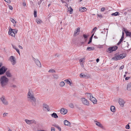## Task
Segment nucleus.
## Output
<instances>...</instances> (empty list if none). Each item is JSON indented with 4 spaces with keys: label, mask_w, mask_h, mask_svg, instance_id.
Returning <instances> with one entry per match:
<instances>
[{
    "label": "nucleus",
    "mask_w": 131,
    "mask_h": 131,
    "mask_svg": "<svg viewBox=\"0 0 131 131\" xmlns=\"http://www.w3.org/2000/svg\"><path fill=\"white\" fill-rule=\"evenodd\" d=\"M110 110L112 112H115V107L114 106H111L110 107Z\"/></svg>",
    "instance_id": "26"
},
{
    "label": "nucleus",
    "mask_w": 131,
    "mask_h": 131,
    "mask_svg": "<svg viewBox=\"0 0 131 131\" xmlns=\"http://www.w3.org/2000/svg\"><path fill=\"white\" fill-rule=\"evenodd\" d=\"M97 29V28H96V27H95L94 28L92 29V30L91 32V33H92L94 32V31H96V30Z\"/></svg>",
    "instance_id": "42"
},
{
    "label": "nucleus",
    "mask_w": 131,
    "mask_h": 131,
    "mask_svg": "<svg viewBox=\"0 0 131 131\" xmlns=\"http://www.w3.org/2000/svg\"><path fill=\"white\" fill-rule=\"evenodd\" d=\"M5 74L7 77H10L12 76L11 74L9 71H7L6 72Z\"/></svg>",
    "instance_id": "21"
},
{
    "label": "nucleus",
    "mask_w": 131,
    "mask_h": 131,
    "mask_svg": "<svg viewBox=\"0 0 131 131\" xmlns=\"http://www.w3.org/2000/svg\"><path fill=\"white\" fill-rule=\"evenodd\" d=\"M86 94L88 97L89 98V99L91 97V96H93L91 93H86Z\"/></svg>",
    "instance_id": "29"
},
{
    "label": "nucleus",
    "mask_w": 131,
    "mask_h": 131,
    "mask_svg": "<svg viewBox=\"0 0 131 131\" xmlns=\"http://www.w3.org/2000/svg\"><path fill=\"white\" fill-rule=\"evenodd\" d=\"M83 36L84 37V38L85 39H86L87 38L88 36L85 34H84L83 35Z\"/></svg>",
    "instance_id": "43"
},
{
    "label": "nucleus",
    "mask_w": 131,
    "mask_h": 131,
    "mask_svg": "<svg viewBox=\"0 0 131 131\" xmlns=\"http://www.w3.org/2000/svg\"><path fill=\"white\" fill-rule=\"evenodd\" d=\"M68 10L70 12H72L73 11V9L71 7H70L68 8Z\"/></svg>",
    "instance_id": "37"
},
{
    "label": "nucleus",
    "mask_w": 131,
    "mask_h": 131,
    "mask_svg": "<svg viewBox=\"0 0 131 131\" xmlns=\"http://www.w3.org/2000/svg\"><path fill=\"white\" fill-rule=\"evenodd\" d=\"M80 28L78 27L77 29L74 31L73 36L75 37L79 34L80 32Z\"/></svg>",
    "instance_id": "16"
},
{
    "label": "nucleus",
    "mask_w": 131,
    "mask_h": 131,
    "mask_svg": "<svg viewBox=\"0 0 131 131\" xmlns=\"http://www.w3.org/2000/svg\"><path fill=\"white\" fill-rule=\"evenodd\" d=\"M37 23L38 24H40L42 23V21L40 19H38L36 20Z\"/></svg>",
    "instance_id": "33"
},
{
    "label": "nucleus",
    "mask_w": 131,
    "mask_h": 131,
    "mask_svg": "<svg viewBox=\"0 0 131 131\" xmlns=\"http://www.w3.org/2000/svg\"><path fill=\"white\" fill-rule=\"evenodd\" d=\"M53 126L57 128L60 131L61 130V128L59 127V126L56 124H54L53 125Z\"/></svg>",
    "instance_id": "31"
},
{
    "label": "nucleus",
    "mask_w": 131,
    "mask_h": 131,
    "mask_svg": "<svg viewBox=\"0 0 131 131\" xmlns=\"http://www.w3.org/2000/svg\"><path fill=\"white\" fill-rule=\"evenodd\" d=\"M126 56V54L124 53H123L120 54L119 55L117 56H116L113 57L112 58V59L117 61L123 59Z\"/></svg>",
    "instance_id": "3"
},
{
    "label": "nucleus",
    "mask_w": 131,
    "mask_h": 131,
    "mask_svg": "<svg viewBox=\"0 0 131 131\" xmlns=\"http://www.w3.org/2000/svg\"><path fill=\"white\" fill-rule=\"evenodd\" d=\"M27 97L28 100L31 102L32 105L35 106L36 105V99L34 96V94L31 90H29L27 93Z\"/></svg>",
    "instance_id": "1"
},
{
    "label": "nucleus",
    "mask_w": 131,
    "mask_h": 131,
    "mask_svg": "<svg viewBox=\"0 0 131 131\" xmlns=\"http://www.w3.org/2000/svg\"><path fill=\"white\" fill-rule=\"evenodd\" d=\"M124 66H121L120 68H119V69L120 70H122L124 68Z\"/></svg>",
    "instance_id": "50"
},
{
    "label": "nucleus",
    "mask_w": 131,
    "mask_h": 131,
    "mask_svg": "<svg viewBox=\"0 0 131 131\" xmlns=\"http://www.w3.org/2000/svg\"><path fill=\"white\" fill-rule=\"evenodd\" d=\"M125 128L127 129H129L130 128V126L129 124L126 125L125 127Z\"/></svg>",
    "instance_id": "40"
},
{
    "label": "nucleus",
    "mask_w": 131,
    "mask_h": 131,
    "mask_svg": "<svg viewBox=\"0 0 131 131\" xmlns=\"http://www.w3.org/2000/svg\"><path fill=\"white\" fill-rule=\"evenodd\" d=\"M105 10V8L104 7H102L101 8V11L103 12Z\"/></svg>",
    "instance_id": "48"
},
{
    "label": "nucleus",
    "mask_w": 131,
    "mask_h": 131,
    "mask_svg": "<svg viewBox=\"0 0 131 131\" xmlns=\"http://www.w3.org/2000/svg\"><path fill=\"white\" fill-rule=\"evenodd\" d=\"M2 65L3 64L2 63H0V67L2 66Z\"/></svg>",
    "instance_id": "64"
},
{
    "label": "nucleus",
    "mask_w": 131,
    "mask_h": 131,
    "mask_svg": "<svg viewBox=\"0 0 131 131\" xmlns=\"http://www.w3.org/2000/svg\"><path fill=\"white\" fill-rule=\"evenodd\" d=\"M52 117L55 118H58V116L57 115L56 113H53L51 114Z\"/></svg>",
    "instance_id": "23"
},
{
    "label": "nucleus",
    "mask_w": 131,
    "mask_h": 131,
    "mask_svg": "<svg viewBox=\"0 0 131 131\" xmlns=\"http://www.w3.org/2000/svg\"><path fill=\"white\" fill-rule=\"evenodd\" d=\"M6 2L8 3H10V0H4Z\"/></svg>",
    "instance_id": "51"
},
{
    "label": "nucleus",
    "mask_w": 131,
    "mask_h": 131,
    "mask_svg": "<svg viewBox=\"0 0 131 131\" xmlns=\"http://www.w3.org/2000/svg\"><path fill=\"white\" fill-rule=\"evenodd\" d=\"M84 59H80V63H84L85 61H84Z\"/></svg>",
    "instance_id": "35"
},
{
    "label": "nucleus",
    "mask_w": 131,
    "mask_h": 131,
    "mask_svg": "<svg viewBox=\"0 0 131 131\" xmlns=\"http://www.w3.org/2000/svg\"><path fill=\"white\" fill-rule=\"evenodd\" d=\"M95 124L98 126L100 127V128L102 129H103L104 128V127H103L102 125L101 124V123H100V122H97L96 121H95Z\"/></svg>",
    "instance_id": "19"
},
{
    "label": "nucleus",
    "mask_w": 131,
    "mask_h": 131,
    "mask_svg": "<svg viewBox=\"0 0 131 131\" xmlns=\"http://www.w3.org/2000/svg\"><path fill=\"white\" fill-rule=\"evenodd\" d=\"M37 12L35 11H34V16L36 17H37Z\"/></svg>",
    "instance_id": "44"
},
{
    "label": "nucleus",
    "mask_w": 131,
    "mask_h": 131,
    "mask_svg": "<svg viewBox=\"0 0 131 131\" xmlns=\"http://www.w3.org/2000/svg\"><path fill=\"white\" fill-rule=\"evenodd\" d=\"M124 33L123 32H122V35L121 37V38L123 39L124 38Z\"/></svg>",
    "instance_id": "49"
},
{
    "label": "nucleus",
    "mask_w": 131,
    "mask_h": 131,
    "mask_svg": "<svg viewBox=\"0 0 131 131\" xmlns=\"http://www.w3.org/2000/svg\"><path fill=\"white\" fill-rule=\"evenodd\" d=\"M64 81L69 84L70 85V86L71 85V83L68 79H66L64 80Z\"/></svg>",
    "instance_id": "30"
},
{
    "label": "nucleus",
    "mask_w": 131,
    "mask_h": 131,
    "mask_svg": "<svg viewBox=\"0 0 131 131\" xmlns=\"http://www.w3.org/2000/svg\"><path fill=\"white\" fill-rule=\"evenodd\" d=\"M53 77L54 78L56 79H58L59 78V76L57 74H55L53 75Z\"/></svg>",
    "instance_id": "38"
},
{
    "label": "nucleus",
    "mask_w": 131,
    "mask_h": 131,
    "mask_svg": "<svg viewBox=\"0 0 131 131\" xmlns=\"http://www.w3.org/2000/svg\"><path fill=\"white\" fill-rule=\"evenodd\" d=\"M123 39L121 38V39H120V40H119V41H120L121 42H122V41H123Z\"/></svg>",
    "instance_id": "58"
},
{
    "label": "nucleus",
    "mask_w": 131,
    "mask_h": 131,
    "mask_svg": "<svg viewBox=\"0 0 131 131\" xmlns=\"http://www.w3.org/2000/svg\"><path fill=\"white\" fill-rule=\"evenodd\" d=\"M8 114V113H4L3 114V117H4L6 116H7V115Z\"/></svg>",
    "instance_id": "41"
},
{
    "label": "nucleus",
    "mask_w": 131,
    "mask_h": 131,
    "mask_svg": "<svg viewBox=\"0 0 131 131\" xmlns=\"http://www.w3.org/2000/svg\"><path fill=\"white\" fill-rule=\"evenodd\" d=\"M99 61V59L97 58L96 59V61L97 63Z\"/></svg>",
    "instance_id": "60"
},
{
    "label": "nucleus",
    "mask_w": 131,
    "mask_h": 131,
    "mask_svg": "<svg viewBox=\"0 0 131 131\" xmlns=\"http://www.w3.org/2000/svg\"><path fill=\"white\" fill-rule=\"evenodd\" d=\"M94 49V48L93 47H89L87 48L86 50L89 51L93 50Z\"/></svg>",
    "instance_id": "24"
},
{
    "label": "nucleus",
    "mask_w": 131,
    "mask_h": 131,
    "mask_svg": "<svg viewBox=\"0 0 131 131\" xmlns=\"http://www.w3.org/2000/svg\"><path fill=\"white\" fill-rule=\"evenodd\" d=\"M18 47H19V48H20L21 49H23V47L20 46V45Z\"/></svg>",
    "instance_id": "61"
},
{
    "label": "nucleus",
    "mask_w": 131,
    "mask_h": 131,
    "mask_svg": "<svg viewBox=\"0 0 131 131\" xmlns=\"http://www.w3.org/2000/svg\"><path fill=\"white\" fill-rule=\"evenodd\" d=\"M119 13L118 12H116L115 13H112V16H116L118 15H119Z\"/></svg>",
    "instance_id": "34"
},
{
    "label": "nucleus",
    "mask_w": 131,
    "mask_h": 131,
    "mask_svg": "<svg viewBox=\"0 0 131 131\" xmlns=\"http://www.w3.org/2000/svg\"><path fill=\"white\" fill-rule=\"evenodd\" d=\"M0 81L1 86L4 88L5 86L7 85L9 79L5 76H3L1 77Z\"/></svg>",
    "instance_id": "2"
},
{
    "label": "nucleus",
    "mask_w": 131,
    "mask_h": 131,
    "mask_svg": "<svg viewBox=\"0 0 131 131\" xmlns=\"http://www.w3.org/2000/svg\"><path fill=\"white\" fill-rule=\"evenodd\" d=\"M69 106L71 108H73L74 106V104L72 103H70L69 104Z\"/></svg>",
    "instance_id": "32"
},
{
    "label": "nucleus",
    "mask_w": 131,
    "mask_h": 131,
    "mask_svg": "<svg viewBox=\"0 0 131 131\" xmlns=\"http://www.w3.org/2000/svg\"><path fill=\"white\" fill-rule=\"evenodd\" d=\"M97 16L98 17H100V18H101L102 17V15H100L99 14H97Z\"/></svg>",
    "instance_id": "53"
},
{
    "label": "nucleus",
    "mask_w": 131,
    "mask_h": 131,
    "mask_svg": "<svg viewBox=\"0 0 131 131\" xmlns=\"http://www.w3.org/2000/svg\"><path fill=\"white\" fill-rule=\"evenodd\" d=\"M0 99L2 103L4 105H8V102L4 96L2 95Z\"/></svg>",
    "instance_id": "5"
},
{
    "label": "nucleus",
    "mask_w": 131,
    "mask_h": 131,
    "mask_svg": "<svg viewBox=\"0 0 131 131\" xmlns=\"http://www.w3.org/2000/svg\"><path fill=\"white\" fill-rule=\"evenodd\" d=\"M25 121L26 123L28 124H36V122L34 120H29L28 119H25Z\"/></svg>",
    "instance_id": "10"
},
{
    "label": "nucleus",
    "mask_w": 131,
    "mask_h": 131,
    "mask_svg": "<svg viewBox=\"0 0 131 131\" xmlns=\"http://www.w3.org/2000/svg\"><path fill=\"white\" fill-rule=\"evenodd\" d=\"M129 46V45L128 44V42L125 41H124L122 44V47L126 49H127L128 48Z\"/></svg>",
    "instance_id": "13"
},
{
    "label": "nucleus",
    "mask_w": 131,
    "mask_h": 131,
    "mask_svg": "<svg viewBox=\"0 0 131 131\" xmlns=\"http://www.w3.org/2000/svg\"><path fill=\"white\" fill-rule=\"evenodd\" d=\"M118 47L117 46H114L110 47L108 48L107 52L109 53L112 52L113 51H115L117 49Z\"/></svg>",
    "instance_id": "6"
},
{
    "label": "nucleus",
    "mask_w": 131,
    "mask_h": 131,
    "mask_svg": "<svg viewBox=\"0 0 131 131\" xmlns=\"http://www.w3.org/2000/svg\"><path fill=\"white\" fill-rule=\"evenodd\" d=\"M59 56V54H57L56 55V56L57 57H58Z\"/></svg>",
    "instance_id": "62"
},
{
    "label": "nucleus",
    "mask_w": 131,
    "mask_h": 131,
    "mask_svg": "<svg viewBox=\"0 0 131 131\" xmlns=\"http://www.w3.org/2000/svg\"><path fill=\"white\" fill-rule=\"evenodd\" d=\"M61 113L62 114H65L67 112V110L64 108H61L60 111Z\"/></svg>",
    "instance_id": "18"
},
{
    "label": "nucleus",
    "mask_w": 131,
    "mask_h": 131,
    "mask_svg": "<svg viewBox=\"0 0 131 131\" xmlns=\"http://www.w3.org/2000/svg\"><path fill=\"white\" fill-rule=\"evenodd\" d=\"M123 31H125V32L126 33V32H128V31L127 30H126V29L124 28H123Z\"/></svg>",
    "instance_id": "45"
},
{
    "label": "nucleus",
    "mask_w": 131,
    "mask_h": 131,
    "mask_svg": "<svg viewBox=\"0 0 131 131\" xmlns=\"http://www.w3.org/2000/svg\"><path fill=\"white\" fill-rule=\"evenodd\" d=\"M7 70V68L4 66H3L0 69V75L4 74Z\"/></svg>",
    "instance_id": "11"
},
{
    "label": "nucleus",
    "mask_w": 131,
    "mask_h": 131,
    "mask_svg": "<svg viewBox=\"0 0 131 131\" xmlns=\"http://www.w3.org/2000/svg\"><path fill=\"white\" fill-rule=\"evenodd\" d=\"M43 110L46 111H49L50 109L49 106L46 104H44L43 106Z\"/></svg>",
    "instance_id": "14"
},
{
    "label": "nucleus",
    "mask_w": 131,
    "mask_h": 131,
    "mask_svg": "<svg viewBox=\"0 0 131 131\" xmlns=\"http://www.w3.org/2000/svg\"><path fill=\"white\" fill-rule=\"evenodd\" d=\"M12 87H13L14 88H16V85H13L12 86Z\"/></svg>",
    "instance_id": "63"
},
{
    "label": "nucleus",
    "mask_w": 131,
    "mask_h": 131,
    "mask_svg": "<svg viewBox=\"0 0 131 131\" xmlns=\"http://www.w3.org/2000/svg\"><path fill=\"white\" fill-rule=\"evenodd\" d=\"M127 89L128 90H131V83H129L127 85Z\"/></svg>",
    "instance_id": "25"
},
{
    "label": "nucleus",
    "mask_w": 131,
    "mask_h": 131,
    "mask_svg": "<svg viewBox=\"0 0 131 131\" xmlns=\"http://www.w3.org/2000/svg\"><path fill=\"white\" fill-rule=\"evenodd\" d=\"M79 10L80 12H82L86 11L87 10V9L85 7H82L80 8Z\"/></svg>",
    "instance_id": "22"
},
{
    "label": "nucleus",
    "mask_w": 131,
    "mask_h": 131,
    "mask_svg": "<svg viewBox=\"0 0 131 131\" xmlns=\"http://www.w3.org/2000/svg\"><path fill=\"white\" fill-rule=\"evenodd\" d=\"M94 35V34L93 33L92 34L91 36L90 37L88 43V44H89L92 42V38H93V36Z\"/></svg>",
    "instance_id": "28"
},
{
    "label": "nucleus",
    "mask_w": 131,
    "mask_h": 131,
    "mask_svg": "<svg viewBox=\"0 0 131 131\" xmlns=\"http://www.w3.org/2000/svg\"><path fill=\"white\" fill-rule=\"evenodd\" d=\"M9 60L10 61L12 65H14L16 63V61L14 57L12 56L10 57Z\"/></svg>",
    "instance_id": "7"
},
{
    "label": "nucleus",
    "mask_w": 131,
    "mask_h": 131,
    "mask_svg": "<svg viewBox=\"0 0 131 131\" xmlns=\"http://www.w3.org/2000/svg\"><path fill=\"white\" fill-rule=\"evenodd\" d=\"M80 77L81 78H84L88 79L90 77V76L87 74L81 73L80 75Z\"/></svg>",
    "instance_id": "12"
},
{
    "label": "nucleus",
    "mask_w": 131,
    "mask_h": 131,
    "mask_svg": "<svg viewBox=\"0 0 131 131\" xmlns=\"http://www.w3.org/2000/svg\"><path fill=\"white\" fill-rule=\"evenodd\" d=\"M18 31V30L13 29L11 28L9 29L8 34L9 35L15 37V34H16Z\"/></svg>",
    "instance_id": "4"
},
{
    "label": "nucleus",
    "mask_w": 131,
    "mask_h": 131,
    "mask_svg": "<svg viewBox=\"0 0 131 131\" xmlns=\"http://www.w3.org/2000/svg\"><path fill=\"white\" fill-rule=\"evenodd\" d=\"M118 103L121 106L123 107L124 106L125 102L123 99H119Z\"/></svg>",
    "instance_id": "15"
},
{
    "label": "nucleus",
    "mask_w": 131,
    "mask_h": 131,
    "mask_svg": "<svg viewBox=\"0 0 131 131\" xmlns=\"http://www.w3.org/2000/svg\"><path fill=\"white\" fill-rule=\"evenodd\" d=\"M9 8V9L11 10H12L13 9V7L11 5H9L8 6Z\"/></svg>",
    "instance_id": "46"
},
{
    "label": "nucleus",
    "mask_w": 131,
    "mask_h": 131,
    "mask_svg": "<svg viewBox=\"0 0 131 131\" xmlns=\"http://www.w3.org/2000/svg\"><path fill=\"white\" fill-rule=\"evenodd\" d=\"M51 131H55V128L54 127H51Z\"/></svg>",
    "instance_id": "52"
},
{
    "label": "nucleus",
    "mask_w": 131,
    "mask_h": 131,
    "mask_svg": "<svg viewBox=\"0 0 131 131\" xmlns=\"http://www.w3.org/2000/svg\"><path fill=\"white\" fill-rule=\"evenodd\" d=\"M48 72H50V73H53V72H55V71L53 69H50L49 71H48Z\"/></svg>",
    "instance_id": "36"
},
{
    "label": "nucleus",
    "mask_w": 131,
    "mask_h": 131,
    "mask_svg": "<svg viewBox=\"0 0 131 131\" xmlns=\"http://www.w3.org/2000/svg\"><path fill=\"white\" fill-rule=\"evenodd\" d=\"M80 64L81 66L82 67H84V66L83 63H80Z\"/></svg>",
    "instance_id": "56"
},
{
    "label": "nucleus",
    "mask_w": 131,
    "mask_h": 131,
    "mask_svg": "<svg viewBox=\"0 0 131 131\" xmlns=\"http://www.w3.org/2000/svg\"><path fill=\"white\" fill-rule=\"evenodd\" d=\"M63 123L66 126H70L71 125V123L67 120H65L64 121Z\"/></svg>",
    "instance_id": "20"
},
{
    "label": "nucleus",
    "mask_w": 131,
    "mask_h": 131,
    "mask_svg": "<svg viewBox=\"0 0 131 131\" xmlns=\"http://www.w3.org/2000/svg\"><path fill=\"white\" fill-rule=\"evenodd\" d=\"M90 100L94 104H95L97 103V101L93 97V96H91V97L90 98Z\"/></svg>",
    "instance_id": "17"
},
{
    "label": "nucleus",
    "mask_w": 131,
    "mask_h": 131,
    "mask_svg": "<svg viewBox=\"0 0 131 131\" xmlns=\"http://www.w3.org/2000/svg\"><path fill=\"white\" fill-rule=\"evenodd\" d=\"M33 60L34 61L36 65L39 68H41V66L39 61L37 58H33Z\"/></svg>",
    "instance_id": "8"
},
{
    "label": "nucleus",
    "mask_w": 131,
    "mask_h": 131,
    "mask_svg": "<svg viewBox=\"0 0 131 131\" xmlns=\"http://www.w3.org/2000/svg\"><path fill=\"white\" fill-rule=\"evenodd\" d=\"M81 100L82 103L84 105L86 106H89V103L88 100L85 98H82L81 99Z\"/></svg>",
    "instance_id": "9"
},
{
    "label": "nucleus",
    "mask_w": 131,
    "mask_h": 131,
    "mask_svg": "<svg viewBox=\"0 0 131 131\" xmlns=\"http://www.w3.org/2000/svg\"><path fill=\"white\" fill-rule=\"evenodd\" d=\"M23 5L24 6H25L26 5V3L25 2L23 3Z\"/></svg>",
    "instance_id": "57"
},
{
    "label": "nucleus",
    "mask_w": 131,
    "mask_h": 131,
    "mask_svg": "<svg viewBox=\"0 0 131 131\" xmlns=\"http://www.w3.org/2000/svg\"><path fill=\"white\" fill-rule=\"evenodd\" d=\"M12 46L13 48L15 49L16 50L17 49L16 46L13 44H12Z\"/></svg>",
    "instance_id": "47"
},
{
    "label": "nucleus",
    "mask_w": 131,
    "mask_h": 131,
    "mask_svg": "<svg viewBox=\"0 0 131 131\" xmlns=\"http://www.w3.org/2000/svg\"><path fill=\"white\" fill-rule=\"evenodd\" d=\"M15 50H16L17 52L19 54H20V52L19 50L17 49H16Z\"/></svg>",
    "instance_id": "55"
},
{
    "label": "nucleus",
    "mask_w": 131,
    "mask_h": 131,
    "mask_svg": "<svg viewBox=\"0 0 131 131\" xmlns=\"http://www.w3.org/2000/svg\"><path fill=\"white\" fill-rule=\"evenodd\" d=\"M10 21L11 22H13L14 24L16 23V21L13 18H11Z\"/></svg>",
    "instance_id": "39"
},
{
    "label": "nucleus",
    "mask_w": 131,
    "mask_h": 131,
    "mask_svg": "<svg viewBox=\"0 0 131 131\" xmlns=\"http://www.w3.org/2000/svg\"><path fill=\"white\" fill-rule=\"evenodd\" d=\"M121 42L120 41H119V42H118V43H117V45H119L120 44H121Z\"/></svg>",
    "instance_id": "59"
},
{
    "label": "nucleus",
    "mask_w": 131,
    "mask_h": 131,
    "mask_svg": "<svg viewBox=\"0 0 131 131\" xmlns=\"http://www.w3.org/2000/svg\"><path fill=\"white\" fill-rule=\"evenodd\" d=\"M130 78V77H126L125 79L126 80H127L129 79Z\"/></svg>",
    "instance_id": "54"
},
{
    "label": "nucleus",
    "mask_w": 131,
    "mask_h": 131,
    "mask_svg": "<svg viewBox=\"0 0 131 131\" xmlns=\"http://www.w3.org/2000/svg\"><path fill=\"white\" fill-rule=\"evenodd\" d=\"M65 85V83L63 81H62L60 82L59 84V85L60 87H63Z\"/></svg>",
    "instance_id": "27"
}]
</instances>
